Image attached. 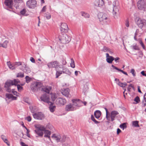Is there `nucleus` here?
<instances>
[{
  "label": "nucleus",
  "mask_w": 146,
  "mask_h": 146,
  "mask_svg": "<svg viewBox=\"0 0 146 146\" xmlns=\"http://www.w3.org/2000/svg\"><path fill=\"white\" fill-rule=\"evenodd\" d=\"M27 10L25 9H23L20 11V13L21 15L24 16H27L28 14L26 13Z\"/></svg>",
  "instance_id": "36"
},
{
  "label": "nucleus",
  "mask_w": 146,
  "mask_h": 146,
  "mask_svg": "<svg viewBox=\"0 0 146 146\" xmlns=\"http://www.w3.org/2000/svg\"><path fill=\"white\" fill-rule=\"evenodd\" d=\"M20 144L21 146H28L25 143L22 142H20Z\"/></svg>",
  "instance_id": "64"
},
{
  "label": "nucleus",
  "mask_w": 146,
  "mask_h": 146,
  "mask_svg": "<svg viewBox=\"0 0 146 146\" xmlns=\"http://www.w3.org/2000/svg\"><path fill=\"white\" fill-rule=\"evenodd\" d=\"M130 72L131 73L133 76L135 77L136 76V74L134 69H131V70Z\"/></svg>",
  "instance_id": "55"
},
{
  "label": "nucleus",
  "mask_w": 146,
  "mask_h": 146,
  "mask_svg": "<svg viewBox=\"0 0 146 146\" xmlns=\"http://www.w3.org/2000/svg\"><path fill=\"white\" fill-rule=\"evenodd\" d=\"M21 69L27 74L31 72L30 69L27 66L26 64L24 63L22 64V66L21 68Z\"/></svg>",
  "instance_id": "16"
},
{
  "label": "nucleus",
  "mask_w": 146,
  "mask_h": 146,
  "mask_svg": "<svg viewBox=\"0 0 146 146\" xmlns=\"http://www.w3.org/2000/svg\"><path fill=\"white\" fill-rule=\"evenodd\" d=\"M46 6H44L42 8L41 12H45L46 10Z\"/></svg>",
  "instance_id": "61"
},
{
  "label": "nucleus",
  "mask_w": 146,
  "mask_h": 146,
  "mask_svg": "<svg viewBox=\"0 0 146 146\" xmlns=\"http://www.w3.org/2000/svg\"><path fill=\"white\" fill-rule=\"evenodd\" d=\"M62 70L57 71L56 73V78H58L61 74H66L70 75L71 74V72L66 67L62 65Z\"/></svg>",
  "instance_id": "4"
},
{
  "label": "nucleus",
  "mask_w": 146,
  "mask_h": 146,
  "mask_svg": "<svg viewBox=\"0 0 146 146\" xmlns=\"http://www.w3.org/2000/svg\"><path fill=\"white\" fill-rule=\"evenodd\" d=\"M94 4L96 7H101L104 5V2L103 0H95Z\"/></svg>",
  "instance_id": "15"
},
{
  "label": "nucleus",
  "mask_w": 146,
  "mask_h": 146,
  "mask_svg": "<svg viewBox=\"0 0 146 146\" xmlns=\"http://www.w3.org/2000/svg\"><path fill=\"white\" fill-rule=\"evenodd\" d=\"M1 138L3 140V141L7 144L8 146L10 145L9 142L8 141L6 137L5 136L3 135H2L1 136Z\"/></svg>",
  "instance_id": "27"
},
{
  "label": "nucleus",
  "mask_w": 146,
  "mask_h": 146,
  "mask_svg": "<svg viewBox=\"0 0 146 146\" xmlns=\"http://www.w3.org/2000/svg\"><path fill=\"white\" fill-rule=\"evenodd\" d=\"M102 50L104 52H110L109 49L106 46H104L102 49Z\"/></svg>",
  "instance_id": "52"
},
{
  "label": "nucleus",
  "mask_w": 146,
  "mask_h": 146,
  "mask_svg": "<svg viewBox=\"0 0 146 146\" xmlns=\"http://www.w3.org/2000/svg\"><path fill=\"white\" fill-rule=\"evenodd\" d=\"M71 38L65 33L63 34L59 38V40L63 44L68 43L71 40Z\"/></svg>",
  "instance_id": "5"
},
{
  "label": "nucleus",
  "mask_w": 146,
  "mask_h": 146,
  "mask_svg": "<svg viewBox=\"0 0 146 146\" xmlns=\"http://www.w3.org/2000/svg\"><path fill=\"white\" fill-rule=\"evenodd\" d=\"M119 127L121 129H122L123 130L124 128H125L127 127L126 126V123H124L121 124L119 126Z\"/></svg>",
  "instance_id": "45"
},
{
  "label": "nucleus",
  "mask_w": 146,
  "mask_h": 146,
  "mask_svg": "<svg viewBox=\"0 0 146 146\" xmlns=\"http://www.w3.org/2000/svg\"><path fill=\"white\" fill-rule=\"evenodd\" d=\"M9 43V41L8 40H5L3 43H0V47H3L6 48L7 47V44Z\"/></svg>",
  "instance_id": "31"
},
{
  "label": "nucleus",
  "mask_w": 146,
  "mask_h": 146,
  "mask_svg": "<svg viewBox=\"0 0 146 146\" xmlns=\"http://www.w3.org/2000/svg\"><path fill=\"white\" fill-rule=\"evenodd\" d=\"M48 67L50 68H55L56 70L59 71L58 69L62 68V65H60V63L57 61H54L48 63L47 64Z\"/></svg>",
  "instance_id": "3"
},
{
  "label": "nucleus",
  "mask_w": 146,
  "mask_h": 146,
  "mask_svg": "<svg viewBox=\"0 0 146 146\" xmlns=\"http://www.w3.org/2000/svg\"><path fill=\"white\" fill-rule=\"evenodd\" d=\"M142 102L143 104V106L145 107V106H146V100H143Z\"/></svg>",
  "instance_id": "63"
},
{
  "label": "nucleus",
  "mask_w": 146,
  "mask_h": 146,
  "mask_svg": "<svg viewBox=\"0 0 146 146\" xmlns=\"http://www.w3.org/2000/svg\"><path fill=\"white\" fill-rule=\"evenodd\" d=\"M113 9L112 13L113 15H116L119 11V2L117 0H115L113 3Z\"/></svg>",
  "instance_id": "6"
},
{
  "label": "nucleus",
  "mask_w": 146,
  "mask_h": 146,
  "mask_svg": "<svg viewBox=\"0 0 146 146\" xmlns=\"http://www.w3.org/2000/svg\"><path fill=\"white\" fill-rule=\"evenodd\" d=\"M125 25L127 27H128L129 26V23L128 20L127 19L126 20Z\"/></svg>",
  "instance_id": "59"
},
{
  "label": "nucleus",
  "mask_w": 146,
  "mask_h": 146,
  "mask_svg": "<svg viewBox=\"0 0 146 146\" xmlns=\"http://www.w3.org/2000/svg\"><path fill=\"white\" fill-rule=\"evenodd\" d=\"M33 115L34 118L37 119L42 120L44 118V114L41 112L34 113Z\"/></svg>",
  "instance_id": "10"
},
{
  "label": "nucleus",
  "mask_w": 146,
  "mask_h": 146,
  "mask_svg": "<svg viewBox=\"0 0 146 146\" xmlns=\"http://www.w3.org/2000/svg\"><path fill=\"white\" fill-rule=\"evenodd\" d=\"M119 114V112L116 111H113L111 112L110 116L111 118V121H113L115 120V117L116 115Z\"/></svg>",
  "instance_id": "23"
},
{
  "label": "nucleus",
  "mask_w": 146,
  "mask_h": 146,
  "mask_svg": "<svg viewBox=\"0 0 146 146\" xmlns=\"http://www.w3.org/2000/svg\"><path fill=\"white\" fill-rule=\"evenodd\" d=\"M135 21L137 25L141 28L146 22L145 20L139 18H136Z\"/></svg>",
  "instance_id": "9"
},
{
  "label": "nucleus",
  "mask_w": 146,
  "mask_h": 146,
  "mask_svg": "<svg viewBox=\"0 0 146 146\" xmlns=\"http://www.w3.org/2000/svg\"><path fill=\"white\" fill-rule=\"evenodd\" d=\"M6 97L9 99H11L12 100H16L17 97L13 96L12 94H6Z\"/></svg>",
  "instance_id": "26"
},
{
  "label": "nucleus",
  "mask_w": 146,
  "mask_h": 146,
  "mask_svg": "<svg viewBox=\"0 0 146 146\" xmlns=\"http://www.w3.org/2000/svg\"><path fill=\"white\" fill-rule=\"evenodd\" d=\"M31 90L34 92H35L37 90L36 83L32 84L31 86Z\"/></svg>",
  "instance_id": "28"
},
{
  "label": "nucleus",
  "mask_w": 146,
  "mask_h": 146,
  "mask_svg": "<svg viewBox=\"0 0 146 146\" xmlns=\"http://www.w3.org/2000/svg\"><path fill=\"white\" fill-rule=\"evenodd\" d=\"M44 134V137L48 138L49 140L51 141L50 135L51 134V132L50 131L47 130L46 128L44 127V129H43V131Z\"/></svg>",
  "instance_id": "18"
},
{
  "label": "nucleus",
  "mask_w": 146,
  "mask_h": 146,
  "mask_svg": "<svg viewBox=\"0 0 146 146\" xmlns=\"http://www.w3.org/2000/svg\"><path fill=\"white\" fill-rule=\"evenodd\" d=\"M11 91L14 95H15L17 96H19L20 94L18 93L16 91H15L14 89H12Z\"/></svg>",
  "instance_id": "41"
},
{
  "label": "nucleus",
  "mask_w": 146,
  "mask_h": 146,
  "mask_svg": "<svg viewBox=\"0 0 146 146\" xmlns=\"http://www.w3.org/2000/svg\"><path fill=\"white\" fill-rule=\"evenodd\" d=\"M17 86L18 91L21 92L23 90V87L20 85H17Z\"/></svg>",
  "instance_id": "47"
},
{
  "label": "nucleus",
  "mask_w": 146,
  "mask_h": 146,
  "mask_svg": "<svg viewBox=\"0 0 146 146\" xmlns=\"http://www.w3.org/2000/svg\"><path fill=\"white\" fill-rule=\"evenodd\" d=\"M24 73L19 72L17 74V77L23 78L24 77Z\"/></svg>",
  "instance_id": "49"
},
{
  "label": "nucleus",
  "mask_w": 146,
  "mask_h": 146,
  "mask_svg": "<svg viewBox=\"0 0 146 146\" xmlns=\"http://www.w3.org/2000/svg\"><path fill=\"white\" fill-rule=\"evenodd\" d=\"M101 114V113L100 111L97 110L94 113V115L95 117L97 118H99Z\"/></svg>",
  "instance_id": "30"
},
{
  "label": "nucleus",
  "mask_w": 146,
  "mask_h": 146,
  "mask_svg": "<svg viewBox=\"0 0 146 146\" xmlns=\"http://www.w3.org/2000/svg\"><path fill=\"white\" fill-rule=\"evenodd\" d=\"M27 6L30 9H34L37 6V2L35 0H29L26 3Z\"/></svg>",
  "instance_id": "7"
},
{
  "label": "nucleus",
  "mask_w": 146,
  "mask_h": 146,
  "mask_svg": "<svg viewBox=\"0 0 146 146\" xmlns=\"http://www.w3.org/2000/svg\"><path fill=\"white\" fill-rule=\"evenodd\" d=\"M111 67H112V68H111V70L114 72H116L114 70H117L118 72H119L120 70V69L118 68L117 67L113 65H112Z\"/></svg>",
  "instance_id": "38"
},
{
  "label": "nucleus",
  "mask_w": 146,
  "mask_h": 146,
  "mask_svg": "<svg viewBox=\"0 0 146 146\" xmlns=\"http://www.w3.org/2000/svg\"><path fill=\"white\" fill-rule=\"evenodd\" d=\"M29 108L31 112L33 113H34L37 110V108L35 106H30L29 107Z\"/></svg>",
  "instance_id": "33"
},
{
  "label": "nucleus",
  "mask_w": 146,
  "mask_h": 146,
  "mask_svg": "<svg viewBox=\"0 0 146 146\" xmlns=\"http://www.w3.org/2000/svg\"><path fill=\"white\" fill-rule=\"evenodd\" d=\"M36 129L35 130L36 134V137H42L43 135V129H44V126L41 125H36L35 126Z\"/></svg>",
  "instance_id": "2"
},
{
  "label": "nucleus",
  "mask_w": 146,
  "mask_h": 146,
  "mask_svg": "<svg viewBox=\"0 0 146 146\" xmlns=\"http://www.w3.org/2000/svg\"><path fill=\"white\" fill-rule=\"evenodd\" d=\"M41 101L46 102L48 104L50 103L49 98V97L46 94H44L42 95L40 97Z\"/></svg>",
  "instance_id": "21"
},
{
  "label": "nucleus",
  "mask_w": 146,
  "mask_h": 146,
  "mask_svg": "<svg viewBox=\"0 0 146 146\" xmlns=\"http://www.w3.org/2000/svg\"><path fill=\"white\" fill-rule=\"evenodd\" d=\"M139 42L141 46L144 49H145V46L142 41L140 40L139 41Z\"/></svg>",
  "instance_id": "57"
},
{
  "label": "nucleus",
  "mask_w": 146,
  "mask_h": 146,
  "mask_svg": "<svg viewBox=\"0 0 146 146\" xmlns=\"http://www.w3.org/2000/svg\"><path fill=\"white\" fill-rule=\"evenodd\" d=\"M98 17L102 25H106L110 22L109 18L106 14L99 13L98 15Z\"/></svg>",
  "instance_id": "1"
},
{
  "label": "nucleus",
  "mask_w": 146,
  "mask_h": 146,
  "mask_svg": "<svg viewBox=\"0 0 146 146\" xmlns=\"http://www.w3.org/2000/svg\"><path fill=\"white\" fill-rule=\"evenodd\" d=\"M51 98L53 101H54L56 98V94L54 93H51L50 95Z\"/></svg>",
  "instance_id": "44"
},
{
  "label": "nucleus",
  "mask_w": 146,
  "mask_h": 146,
  "mask_svg": "<svg viewBox=\"0 0 146 146\" xmlns=\"http://www.w3.org/2000/svg\"><path fill=\"white\" fill-rule=\"evenodd\" d=\"M36 84L37 90L38 89L39 90H41L42 88L43 87L42 84L40 82H36Z\"/></svg>",
  "instance_id": "35"
},
{
  "label": "nucleus",
  "mask_w": 146,
  "mask_h": 146,
  "mask_svg": "<svg viewBox=\"0 0 146 146\" xmlns=\"http://www.w3.org/2000/svg\"><path fill=\"white\" fill-rule=\"evenodd\" d=\"M76 110V108L73 104H69L67 105L65 107V110L67 111H73Z\"/></svg>",
  "instance_id": "20"
},
{
  "label": "nucleus",
  "mask_w": 146,
  "mask_h": 146,
  "mask_svg": "<svg viewBox=\"0 0 146 146\" xmlns=\"http://www.w3.org/2000/svg\"><path fill=\"white\" fill-rule=\"evenodd\" d=\"M7 64L10 69L13 70L15 69V67L14 66V64H12L10 61L7 62Z\"/></svg>",
  "instance_id": "29"
},
{
  "label": "nucleus",
  "mask_w": 146,
  "mask_h": 146,
  "mask_svg": "<svg viewBox=\"0 0 146 146\" xmlns=\"http://www.w3.org/2000/svg\"><path fill=\"white\" fill-rule=\"evenodd\" d=\"M56 108V106H51L49 107V109L50 111L52 112H53Z\"/></svg>",
  "instance_id": "42"
},
{
  "label": "nucleus",
  "mask_w": 146,
  "mask_h": 146,
  "mask_svg": "<svg viewBox=\"0 0 146 146\" xmlns=\"http://www.w3.org/2000/svg\"><path fill=\"white\" fill-rule=\"evenodd\" d=\"M52 87L50 86H43L41 90L47 93H49L50 90L51 89Z\"/></svg>",
  "instance_id": "25"
},
{
  "label": "nucleus",
  "mask_w": 146,
  "mask_h": 146,
  "mask_svg": "<svg viewBox=\"0 0 146 146\" xmlns=\"http://www.w3.org/2000/svg\"><path fill=\"white\" fill-rule=\"evenodd\" d=\"M60 29L62 32L65 33L67 32L68 28L67 24L65 23H62L61 25Z\"/></svg>",
  "instance_id": "19"
},
{
  "label": "nucleus",
  "mask_w": 146,
  "mask_h": 146,
  "mask_svg": "<svg viewBox=\"0 0 146 146\" xmlns=\"http://www.w3.org/2000/svg\"><path fill=\"white\" fill-rule=\"evenodd\" d=\"M137 7L140 10H143L145 8V5L144 0H139L137 3Z\"/></svg>",
  "instance_id": "13"
},
{
  "label": "nucleus",
  "mask_w": 146,
  "mask_h": 146,
  "mask_svg": "<svg viewBox=\"0 0 146 146\" xmlns=\"http://www.w3.org/2000/svg\"><path fill=\"white\" fill-rule=\"evenodd\" d=\"M117 83L119 86L122 87H124L127 85L126 83H122L120 82L119 80H118V82H117Z\"/></svg>",
  "instance_id": "32"
},
{
  "label": "nucleus",
  "mask_w": 146,
  "mask_h": 146,
  "mask_svg": "<svg viewBox=\"0 0 146 146\" xmlns=\"http://www.w3.org/2000/svg\"><path fill=\"white\" fill-rule=\"evenodd\" d=\"M70 90L68 88L63 89L61 90V92L63 95L67 97H70L71 95L69 94Z\"/></svg>",
  "instance_id": "14"
},
{
  "label": "nucleus",
  "mask_w": 146,
  "mask_h": 146,
  "mask_svg": "<svg viewBox=\"0 0 146 146\" xmlns=\"http://www.w3.org/2000/svg\"><path fill=\"white\" fill-rule=\"evenodd\" d=\"M133 48V49L135 50H138V47L136 45H133L132 46Z\"/></svg>",
  "instance_id": "62"
},
{
  "label": "nucleus",
  "mask_w": 146,
  "mask_h": 146,
  "mask_svg": "<svg viewBox=\"0 0 146 146\" xmlns=\"http://www.w3.org/2000/svg\"><path fill=\"white\" fill-rule=\"evenodd\" d=\"M52 138L57 142H60L61 136L60 135L53 134L52 135Z\"/></svg>",
  "instance_id": "22"
},
{
  "label": "nucleus",
  "mask_w": 146,
  "mask_h": 146,
  "mask_svg": "<svg viewBox=\"0 0 146 146\" xmlns=\"http://www.w3.org/2000/svg\"><path fill=\"white\" fill-rule=\"evenodd\" d=\"M44 16L47 19H49L51 18L50 14L48 12H46L44 14Z\"/></svg>",
  "instance_id": "40"
},
{
  "label": "nucleus",
  "mask_w": 146,
  "mask_h": 146,
  "mask_svg": "<svg viewBox=\"0 0 146 146\" xmlns=\"http://www.w3.org/2000/svg\"><path fill=\"white\" fill-rule=\"evenodd\" d=\"M13 85L17 86V85H19L18 84L20 83V81L18 79H15L13 80H12Z\"/></svg>",
  "instance_id": "34"
},
{
  "label": "nucleus",
  "mask_w": 146,
  "mask_h": 146,
  "mask_svg": "<svg viewBox=\"0 0 146 146\" xmlns=\"http://www.w3.org/2000/svg\"><path fill=\"white\" fill-rule=\"evenodd\" d=\"M45 127L46 128V129H48L50 130H52L53 128V126L50 123H48Z\"/></svg>",
  "instance_id": "39"
},
{
  "label": "nucleus",
  "mask_w": 146,
  "mask_h": 146,
  "mask_svg": "<svg viewBox=\"0 0 146 146\" xmlns=\"http://www.w3.org/2000/svg\"><path fill=\"white\" fill-rule=\"evenodd\" d=\"M139 42L141 46L144 49H145V46L142 41L140 40L139 41Z\"/></svg>",
  "instance_id": "56"
},
{
  "label": "nucleus",
  "mask_w": 146,
  "mask_h": 146,
  "mask_svg": "<svg viewBox=\"0 0 146 146\" xmlns=\"http://www.w3.org/2000/svg\"><path fill=\"white\" fill-rule=\"evenodd\" d=\"M70 66L72 68H74L75 67L74 61L72 58L71 59V62L70 63Z\"/></svg>",
  "instance_id": "51"
},
{
  "label": "nucleus",
  "mask_w": 146,
  "mask_h": 146,
  "mask_svg": "<svg viewBox=\"0 0 146 146\" xmlns=\"http://www.w3.org/2000/svg\"><path fill=\"white\" fill-rule=\"evenodd\" d=\"M106 55V60L109 63H111L112 61L114 60V58L112 56H110L109 54L107 53Z\"/></svg>",
  "instance_id": "24"
},
{
  "label": "nucleus",
  "mask_w": 146,
  "mask_h": 146,
  "mask_svg": "<svg viewBox=\"0 0 146 146\" xmlns=\"http://www.w3.org/2000/svg\"><path fill=\"white\" fill-rule=\"evenodd\" d=\"M81 13L82 15L85 18H88L90 17V15L88 13L84 12H82Z\"/></svg>",
  "instance_id": "37"
},
{
  "label": "nucleus",
  "mask_w": 146,
  "mask_h": 146,
  "mask_svg": "<svg viewBox=\"0 0 146 146\" xmlns=\"http://www.w3.org/2000/svg\"><path fill=\"white\" fill-rule=\"evenodd\" d=\"M134 101L136 102V104L139 103V102H140L139 98L138 96H136L134 99Z\"/></svg>",
  "instance_id": "48"
},
{
  "label": "nucleus",
  "mask_w": 146,
  "mask_h": 146,
  "mask_svg": "<svg viewBox=\"0 0 146 146\" xmlns=\"http://www.w3.org/2000/svg\"><path fill=\"white\" fill-rule=\"evenodd\" d=\"M13 0H5L4 2L5 5L7 8L11 9L13 5Z\"/></svg>",
  "instance_id": "17"
},
{
  "label": "nucleus",
  "mask_w": 146,
  "mask_h": 146,
  "mask_svg": "<svg viewBox=\"0 0 146 146\" xmlns=\"http://www.w3.org/2000/svg\"><path fill=\"white\" fill-rule=\"evenodd\" d=\"M66 103V100L65 98H58L56 101V103L59 105H63Z\"/></svg>",
  "instance_id": "12"
},
{
  "label": "nucleus",
  "mask_w": 146,
  "mask_h": 146,
  "mask_svg": "<svg viewBox=\"0 0 146 146\" xmlns=\"http://www.w3.org/2000/svg\"><path fill=\"white\" fill-rule=\"evenodd\" d=\"M72 101L74 106L76 108V110L78 108L82 106V102L79 99H73L72 100Z\"/></svg>",
  "instance_id": "8"
},
{
  "label": "nucleus",
  "mask_w": 146,
  "mask_h": 146,
  "mask_svg": "<svg viewBox=\"0 0 146 146\" xmlns=\"http://www.w3.org/2000/svg\"><path fill=\"white\" fill-rule=\"evenodd\" d=\"M14 66L15 67V68L17 66H19L20 65H22V64L21 62H16L13 63Z\"/></svg>",
  "instance_id": "43"
},
{
  "label": "nucleus",
  "mask_w": 146,
  "mask_h": 146,
  "mask_svg": "<svg viewBox=\"0 0 146 146\" xmlns=\"http://www.w3.org/2000/svg\"><path fill=\"white\" fill-rule=\"evenodd\" d=\"M26 82L27 83H29L31 80V78L28 76H26L25 77Z\"/></svg>",
  "instance_id": "46"
},
{
  "label": "nucleus",
  "mask_w": 146,
  "mask_h": 146,
  "mask_svg": "<svg viewBox=\"0 0 146 146\" xmlns=\"http://www.w3.org/2000/svg\"><path fill=\"white\" fill-rule=\"evenodd\" d=\"M25 119L28 121L30 122L31 120V118L30 116H28Z\"/></svg>",
  "instance_id": "60"
},
{
  "label": "nucleus",
  "mask_w": 146,
  "mask_h": 146,
  "mask_svg": "<svg viewBox=\"0 0 146 146\" xmlns=\"http://www.w3.org/2000/svg\"><path fill=\"white\" fill-rule=\"evenodd\" d=\"M66 137L64 135L62 136V137L61 136L60 142H64L66 140Z\"/></svg>",
  "instance_id": "54"
},
{
  "label": "nucleus",
  "mask_w": 146,
  "mask_h": 146,
  "mask_svg": "<svg viewBox=\"0 0 146 146\" xmlns=\"http://www.w3.org/2000/svg\"><path fill=\"white\" fill-rule=\"evenodd\" d=\"M25 129L27 130V132H26L27 135L28 137H29L30 136V134H29V132H30V131L27 128V127H25Z\"/></svg>",
  "instance_id": "58"
},
{
  "label": "nucleus",
  "mask_w": 146,
  "mask_h": 146,
  "mask_svg": "<svg viewBox=\"0 0 146 146\" xmlns=\"http://www.w3.org/2000/svg\"><path fill=\"white\" fill-rule=\"evenodd\" d=\"M133 125L135 127H138L139 126L138 121H133Z\"/></svg>",
  "instance_id": "50"
},
{
  "label": "nucleus",
  "mask_w": 146,
  "mask_h": 146,
  "mask_svg": "<svg viewBox=\"0 0 146 146\" xmlns=\"http://www.w3.org/2000/svg\"><path fill=\"white\" fill-rule=\"evenodd\" d=\"M105 108V110L106 111V117L107 119L108 120H110V117H109V116H108V110L106 108Z\"/></svg>",
  "instance_id": "53"
},
{
  "label": "nucleus",
  "mask_w": 146,
  "mask_h": 146,
  "mask_svg": "<svg viewBox=\"0 0 146 146\" xmlns=\"http://www.w3.org/2000/svg\"><path fill=\"white\" fill-rule=\"evenodd\" d=\"M12 80H9L5 82V87L6 89V90L8 92H10L11 90L10 87L13 85Z\"/></svg>",
  "instance_id": "11"
}]
</instances>
